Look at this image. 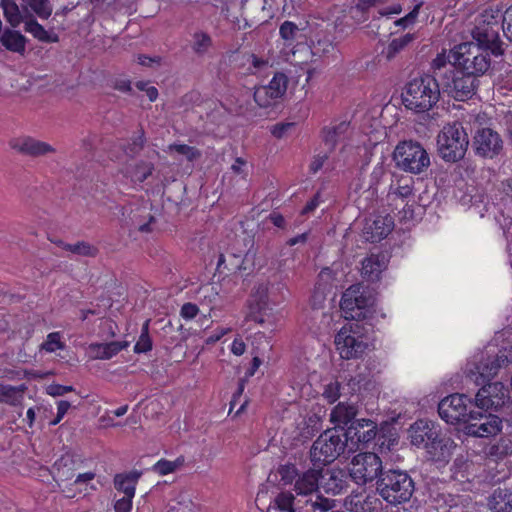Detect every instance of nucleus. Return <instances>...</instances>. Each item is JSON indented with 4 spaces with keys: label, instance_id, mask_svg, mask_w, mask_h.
Masks as SVG:
<instances>
[{
    "label": "nucleus",
    "instance_id": "obj_1",
    "mask_svg": "<svg viewBox=\"0 0 512 512\" xmlns=\"http://www.w3.org/2000/svg\"><path fill=\"white\" fill-rule=\"evenodd\" d=\"M412 445L426 449L435 460H446L455 447L454 441L441 434L439 426L426 419L417 420L409 430Z\"/></svg>",
    "mask_w": 512,
    "mask_h": 512
},
{
    "label": "nucleus",
    "instance_id": "obj_2",
    "mask_svg": "<svg viewBox=\"0 0 512 512\" xmlns=\"http://www.w3.org/2000/svg\"><path fill=\"white\" fill-rule=\"evenodd\" d=\"M441 83L436 76L424 74L410 80L402 94L403 103L407 109L416 113H424L431 110L440 100Z\"/></svg>",
    "mask_w": 512,
    "mask_h": 512
},
{
    "label": "nucleus",
    "instance_id": "obj_3",
    "mask_svg": "<svg viewBox=\"0 0 512 512\" xmlns=\"http://www.w3.org/2000/svg\"><path fill=\"white\" fill-rule=\"evenodd\" d=\"M376 491L391 505L409 502L415 492V482L411 475L401 469H387L376 482Z\"/></svg>",
    "mask_w": 512,
    "mask_h": 512
},
{
    "label": "nucleus",
    "instance_id": "obj_4",
    "mask_svg": "<svg viewBox=\"0 0 512 512\" xmlns=\"http://www.w3.org/2000/svg\"><path fill=\"white\" fill-rule=\"evenodd\" d=\"M366 323L352 322L344 325L335 335L334 343L342 359H358L369 349Z\"/></svg>",
    "mask_w": 512,
    "mask_h": 512
},
{
    "label": "nucleus",
    "instance_id": "obj_5",
    "mask_svg": "<svg viewBox=\"0 0 512 512\" xmlns=\"http://www.w3.org/2000/svg\"><path fill=\"white\" fill-rule=\"evenodd\" d=\"M348 446L344 427L327 429L314 441L310 449V459L314 466L319 463L327 465L344 453Z\"/></svg>",
    "mask_w": 512,
    "mask_h": 512
},
{
    "label": "nucleus",
    "instance_id": "obj_6",
    "mask_svg": "<svg viewBox=\"0 0 512 512\" xmlns=\"http://www.w3.org/2000/svg\"><path fill=\"white\" fill-rule=\"evenodd\" d=\"M468 145V134L458 122L445 125L437 136L438 153L445 162L455 163L463 159Z\"/></svg>",
    "mask_w": 512,
    "mask_h": 512
},
{
    "label": "nucleus",
    "instance_id": "obj_7",
    "mask_svg": "<svg viewBox=\"0 0 512 512\" xmlns=\"http://www.w3.org/2000/svg\"><path fill=\"white\" fill-rule=\"evenodd\" d=\"M393 160L399 169L415 175L425 173L431 165L426 149L419 142L412 140L398 143Z\"/></svg>",
    "mask_w": 512,
    "mask_h": 512
},
{
    "label": "nucleus",
    "instance_id": "obj_8",
    "mask_svg": "<svg viewBox=\"0 0 512 512\" xmlns=\"http://www.w3.org/2000/svg\"><path fill=\"white\" fill-rule=\"evenodd\" d=\"M451 56L456 67L477 78L483 76L491 67L490 53L468 42L455 46L451 50Z\"/></svg>",
    "mask_w": 512,
    "mask_h": 512
},
{
    "label": "nucleus",
    "instance_id": "obj_9",
    "mask_svg": "<svg viewBox=\"0 0 512 512\" xmlns=\"http://www.w3.org/2000/svg\"><path fill=\"white\" fill-rule=\"evenodd\" d=\"M471 35L473 41L470 43L479 46L490 55L498 57L504 54V43L499 35V22L492 13L485 11L481 14L471 31Z\"/></svg>",
    "mask_w": 512,
    "mask_h": 512
},
{
    "label": "nucleus",
    "instance_id": "obj_10",
    "mask_svg": "<svg viewBox=\"0 0 512 512\" xmlns=\"http://www.w3.org/2000/svg\"><path fill=\"white\" fill-rule=\"evenodd\" d=\"M374 298L361 284L351 285L342 295L340 307L346 319L360 322L372 315Z\"/></svg>",
    "mask_w": 512,
    "mask_h": 512
},
{
    "label": "nucleus",
    "instance_id": "obj_11",
    "mask_svg": "<svg viewBox=\"0 0 512 512\" xmlns=\"http://www.w3.org/2000/svg\"><path fill=\"white\" fill-rule=\"evenodd\" d=\"M512 363V346L498 349L496 353L487 354L470 369L466 375L467 381H473L476 385L483 384L496 376L501 368Z\"/></svg>",
    "mask_w": 512,
    "mask_h": 512
},
{
    "label": "nucleus",
    "instance_id": "obj_12",
    "mask_svg": "<svg viewBox=\"0 0 512 512\" xmlns=\"http://www.w3.org/2000/svg\"><path fill=\"white\" fill-rule=\"evenodd\" d=\"M443 76L442 91L457 101L472 98L480 84L479 78L458 67H455L448 76L445 74Z\"/></svg>",
    "mask_w": 512,
    "mask_h": 512
},
{
    "label": "nucleus",
    "instance_id": "obj_13",
    "mask_svg": "<svg viewBox=\"0 0 512 512\" xmlns=\"http://www.w3.org/2000/svg\"><path fill=\"white\" fill-rule=\"evenodd\" d=\"M351 479L358 485L378 481L385 471L380 457L373 452L359 453L352 458L348 469Z\"/></svg>",
    "mask_w": 512,
    "mask_h": 512
},
{
    "label": "nucleus",
    "instance_id": "obj_14",
    "mask_svg": "<svg viewBox=\"0 0 512 512\" xmlns=\"http://www.w3.org/2000/svg\"><path fill=\"white\" fill-rule=\"evenodd\" d=\"M471 146L477 157L493 160L503 153L504 140L496 130L483 127L475 131Z\"/></svg>",
    "mask_w": 512,
    "mask_h": 512
},
{
    "label": "nucleus",
    "instance_id": "obj_15",
    "mask_svg": "<svg viewBox=\"0 0 512 512\" xmlns=\"http://www.w3.org/2000/svg\"><path fill=\"white\" fill-rule=\"evenodd\" d=\"M468 403L472 405V399L467 394H451L439 402V416L449 424L462 423L464 425L474 412V410L468 412Z\"/></svg>",
    "mask_w": 512,
    "mask_h": 512
},
{
    "label": "nucleus",
    "instance_id": "obj_16",
    "mask_svg": "<svg viewBox=\"0 0 512 512\" xmlns=\"http://www.w3.org/2000/svg\"><path fill=\"white\" fill-rule=\"evenodd\" d=\"M474 398V406L485 411H497L509 399V390L501 382L483 383Z\"/></svg>",
    "mask_w": 512,
    "mask_h": 512
},
{
    "label": "nucleus",
    "instance_id": "obj_17",
    "mask_svg": "<svg viewBox=\"0 0 512 512\" xmlns=\"http://www.w3.org/2000/svg\"><path fill=\"white\" fill-rule=\"evenodd\" d=\"M502 420L491 413L474 411L464 424L463 430L469 436L489 437L501 431Z\"/></svg>",
    "mask_w": 512,
    "mask_h": 512
},
{
    "label": "nucleus",
    "instance_id": "obj_18",
    "mask_svg": "<svg viewBox=\"0 0 512 512\" xmlns=\"http://www.w3.org/2000/svg\"><path fill=\"white\" fill-rule=\"evenodd\" d=\"M344 434L347 441L352 444H368L378 434L377 424L370 419H356L346 429L344 428Z\"/></svg>",
    "mask_w": 512,
    "mask_h": 512
},
{
    "label": "nucleus",
    "instance_id": "obj_19",
    "mask_svg": "<svg viewBox=\"0 0 512 512\" xmlns=\"http://www.w3.org/2000/svg\"><path fill=\"white\" fill-rule=\"evenodd\" d=\"M349 471L343 469H321L320 487L326 494L339 495L346 492L349 488Z\"/></svg>",
    "mask_w": 512,
    "mask_h": 512
},
{
    "label": "nucleus",
    "instance_id": "obj_20",
    "mask_svg": "<svg viewBox=\"0 0 512 512\" xmlns=\"http://www.w3.org/2000/svg\"><path fill=\"white\" fill-rule=\"evenodd\" d=\"M394 228V220L390 215H378L366 221L363 235L369 242H379L390 234Z\"/></svg>",
    "mask_w": 512,
    "mask_h": 512
},
{
    "label": "nucleus",
    "instance_id": "obj_21",
    "mask_svg": "<svg viewBox=\"0 0 512 512\" xmlns=\"http://www.w3.org/2000/svg\"><path fill=\"white\" fill-rule=\"evenodd\" d=\"M10 145L12 149L30 157H40L56 152L55 148L50 144L32 137L14 139L10 142Z\"/></svg>",
    "mask_w": 512,
    "mask_h": 512
},
{
    "label": "nucleus",
    "instance_id": "obj_22",
    "mask_svg": "<svg viewBox=\"0 0 512 512\" xmlns=\"http://www.w3.org/2000/svg\"><path fill=\"white\" fill-rule=\"evenodd\" d=\"M321 468H310L296 479L294 491L297 495L310 496L318 492L320 487Z\"/></svg>",
    "mask_w": 512,
    "mask_h": 512
},
{
    "label": "nucleus",
    "instance_id": "obj_23",
    "mask_svg": "<svg viewBox=\"0 0 512 512\" xmlns=\"http://www.w3.org/2000/svg\"><path fill=\"white\" fill-rule=\"evenodd\" d=\"M492 512H512V487L496 488L488 500Z\"/></svg>",
    "mask_w": 512,
    "mask_h": 512
},
{
    "label": "nucleus",
    "instance_id": "obj_24",
    "mask_svg": "<svg viewBox=\"0 0 512 512\" xmlns=\"http://www.w3.org/2000/svg\"><path fill=\"white\" fill-rule=\"evenodd\" d=\"M386 268L385 256L371 254L362 261L361 274L368 281H377Z\"/></svg>",
    "mask_w": 512,
    "mask_h": 512
},
{
    "label": "nucleus",
    "instance_id": "obj_25",
    "mask_svg": "<svg viewBox=\"0 0 512 512\" xmlns=\"http://www.w3.org/2000/svg\"><path fill=\"white\" fill-rule=\"evenodd\" d=\"M128 346V341H112L109 343H92L89 348L94 353V358L108 360Z\"/></svg>",
    "mask_w": 512,
    "mask_h": 512
},
{
    "label": "nucleus",
    "instance_id": "obj_26",
    "mask_svg": "<svg viewBox=\"0 0 512 512\" xmlns=\"http://www.w3.org/2000/svg\"><path fill=\"white\" fill-rule=\"evenodd\" d=\"M357 415V408L354 405L347 404L345 402L338 403L330 414V420L337 426L340 425L349 426Z\"/></svg>",
    "mask_w": 512,
    "mask_h": 512
},
{
    "label": "nucleus",
    "instance_id": "obj_27",
    "mask_svg": "<svg viewBox=\"0 0 512 512\" xmlns=\"http://www.w3.org/2000/svg\"><path fill=\"white\" fill-rule=\"evenodd\" d=\"M141 475L142 472L136 470L126 474H116L114 477V486L116 490L123 492L125 496L134 497L136 484Z\"/></svg>",
    "mask_w": 512,
    "mask_h": 512
},
{
    "label": "nucleus",
    "instance_id": "obj_28",
    "mask_svg": "<svg viewBox=\"0 0 512 512\" xmlns=\"http://www.w3.org/2000/svg\"><path fill=\"white\" fill-rule=\"evenodd\" d=\"M456 67L454 64L453 57L451 56V52L448 56L444 53L438 54L436 58L431 63V70L433 74L432 76H436L438 82H443V75H447L453 72V69Z\"/></svg>",
    "mask_w": 512,
    "mask_h": 512
},
{
    "label": "nucleus",
    "instance_id": "obj_29",
    "mask_svg": "<svg viewBox=\"0 0 512 512\" xmlns=\"http://www.w3.org/2000/svg\"><path fill=\"white\" fill-rule=\"evenodd\" d=\"M1 44L9 51L23 54L26 47V38L16 30L7 29L0 38Z\"/></svg>",
    "mask_w": 512,
    "mask_h": 512
},
{
    "label": "nucleus",
    "instance_id": "obj_30",
    "mask_svg": "<svg viewBox=\"0 0 512 512\" xmlns=\"http://www.w3.org/2000/svg\"><path fill=\"white\" fill-rule=\"evenodd\" d=\"M26 390L25 384L19 386L0 384V402L17 406L21 404Z\"/></svg>",
    "mask_w": 512,
    "mask_h": 512
},
{
    "label": "nucleus",
    "instance_id": "obj_31",
    "mask_svg": "<svg viewBox=\"0 0 512 512\" xmlns=\"http://www.w3.org/2000/svg\"><path fill=\"white\" fill-rule=\"evenodd\" d=\"M349 128V123L342 121L336 125L325 127L322 131L323 140L329 151H333L338 141L346 134Z\"/></svg>",
    "mask_w": 512,
    "mask_h": 512
},
{
    "label": "nucleus",
    "instance_id": "obj_32",
    "mask_svg": "<svg viewBox=\"0 0 512 512\" xmlns=\"http://www.w3.org/2000/svg\"><path fill=\"white\" fill-rule=\"evenodd\" d=\"M24 30L32 34L34 38L41 42L55 43L59 40L58 35L50 34L48 31H46L45 28L39 24L32 15H30L29 18L25 20Z\"/></svg>",
    "mask_w": 512,
    "mask_h": 512
},
{
    "label": "nucleus",
    "instance_id": "obj_33",
    "mask_svg": "<svg viewBox=\"0 0 512 512\" xmlns=\"http://www.w3.org/2000/svg\"><path fill=\"white\" fill-rule=\"evenodd\" d=\"M154 171V164L140 160L128 170V176L134 183H143Z\"/></svg>",
    "mask_w": 512,
    "mask_h": 512
},
{
    "label": "nucleus",
    "instance_id": "obj_34",
    "mask_svg": "<svg viewBox=\"0 0 512 512\" xmlns=\"http://www.w3.org/2000/svg\"><path fill=\"white\" fill-rule=\"evenodd\" d=\"M415 35L407 33L399 38L393 39L387 48L383 51L384 56L387 60H392L398 53H400L405 47H407L413 40Z\"/></svg>",
    "mask_w": 512,
    "mask_h": 512
},
{
    "label": "nucleus",
    "instance_id": "obj_35",
    "mask_svg": "<svg viewBox=\"0 0 512 512\" xmlns=\"http://www.w3.org/2000/svg\"><path fill=\"white\" fill-rule=\"evenodd\" d=\"M1 7L6 20L11 24V26L17 27L24 21V17L15 0H1Z\"/></svg>",
    "mask_w": 512,
    "mask_h": 512
},
{
    "label": "nucleus",
    "instance_id": "obj_36",
    "mask_svg": "<svg viewBox=\"0 0 512 512\" xmlns=\"http://www.w3.org/2000/svg\"><path fill=\"white\" fill-rule=\"evenodd\" d=\"M378 502L379 500L374 496H355L350 500V510L353 512H374Z\"/></svg>",
    "mask_w": 512,
    "mask_h": 512
},
{
    "label": "nucleus",
    "instance_id": "obj_37",
    "mask_svg": "<svg viewBox=\"0 0 512 512\" xmlns=\"http://www.w3.org/2000/svg\"><path fill=\"white\" fill-rule=\"evenodd\" d=\"M146 143L144 130L141 128L139 135L133 137L131 142L122 146L123 152L131 159L135 158L143 150Z\"/></svg>",
    "mask_w": 512,
    "mask_h": 512
},
{
    "label": "nucleus",
    "instance_id": "obj_38",
    "mask_svg": "<svg viewBox=\"0 0 512 512\" xmlns=\"http://www.w3.org/2000/svg\"><path fill=\"white\" fill-rule=\"evenodd\" d=\"M413 195V180L411 178H402L397 181L396 187L391 185L389 196L399 197L401 199L409 198Z\"/></svg>",
    "mask_w": 512,
    "mask_h": 512
},
{
    "label": "nucleus",
    "instance_id": "obj_39",
    "mask_svg": "<svg viewBox=\"0 0 512 512\" xmlns=\"http://www.w3.org/2000/svg\"><path fill=\"white\" fill-rule=\"evenodd\" d=\"M66 250L75 255L84 257H96L99 253L96 246L86 241H78L74 244H69V246H66Z\"/></svg>",
    "mask_w": 512,
    "mask_h": 512
},
{
    "label": "nucleus",
    "instance_id": "obj_40",
    "mask_svg": "<svg viewBox=\"0 0 512 512\" xmlns=\"http://www.w3.org/2000/svg\"><path fill=\"white\" fill-rule=\"evenodd\" d=\"M288 85V78L284 73L277 72L275 73L272 80L269 82L267 88L270 90V92H273L274 97H277L278 99L281 98L286 90Z\"/></svg>",
    "mask_w": 512,
    "mask_h": 512
},
{
    "label": "nucleus",
    "instance_id": "obj_41",
    "mask_svg": "<svg viewBox=\"0 0 512 512\" xmlns=\"http://www.w3.org/2000/svg\"><path fill=\"white\" fill-rule=\"evenodd\" d=\"M183 463V457H179L175 461L161 459L156 464L153 465L152 471L162 476L167 475L176 471L183 465Z\"/></svg>",
    "mask_w": 512,
    "mask_h": 512
},
{
    "label": "nucleus",
    "instance_id": "obj_42",
    "mask_svg": "<svg viewBox=\"0 0 512 512\" xmlns=\"http://www.w3.org/2000/svg\"><path fill=\"white\" fill-rule=\"evenodd\" d=\"M211 46L212 39L207 33L202 31L194 33L192 49L196 54H205Z\"/></svg>",
    "mask_w": 512,
    "mask_h": 512
},
{
    "label": "nucleus",
    "instance_id": "obj_43",
    "mask_svg": "<svg viewBox=\"0 0 512 512\" xmlns=\"http://www.w3.org/2000/svg\"><path fill=\"white\" fill-rule=\"evenodd\" d=\"M29 7L41 19H48L53 11L50 0H29Z\"/></svg>",
    "mask_w": 512,
    "mask_h": 512
},
{
    "label": "nucleus",
    "instance_id": "obj_44",
    "mask_svg": "<svg viewBox=\"0 0 512 512\" xmlns=\"http://www.w3.org/2000/svg\"><path fill=\"white\" fill-rule=\"evenodd\" d=\"M253 97L257 105L263 108L271 106L272 102L278 99L277 97H274L273 92H270L266 85L257 87L254 91Z\"/></svg>",
    "mask_w": 512,
    "mask_h": 512
},
{
    "label": "nucleus",
    "instance_id": "obj_45",
    "mask_svg": "<svg viewBox=\"0 0 512 512\" xmlns=\"http://www.w3.org/2000/svg\"><path fill=\"white\" fill-rule=\"evenodd\" d=\"M294 495L290 492H281L275 499L274 503L280 512H296L294 507Z\"/></svg>",
    "mask_w": 512,
    "mask_h": 512
},
{
    "label": "nucleus",
    "instance_id": "obj_46",
    "mask_svg": "<svg viewBox=\"0 0 512 512\" xmlns=\"http://www.w3.org/2000/svg\"><path fill=\"white\" fill-rule=\"evenodd\" d=\"M278 474L281 477V481L284 485H289L296 482L299 476V471L294 464L288 463L280 465L277 469Z\"/></svg>",
    "mask_w": 512,
    "mask_h": 512
},
{
    "label": "nucleus",
    "instance_id": "obj_47",
    "mask_svg": "<svg viewBox=\"0 0 512 512\" xmlns=\"http://www.w3.org/2000/svg\"><path fill=\"white\" fill-rule=\"evenodd\" d=\"M342 383L338 380H334L325 385L322 396L329 402H336L343 395Z\"/></svg>",
    "mask_w": 512,
    "mask_h": 512
},
{
    "label": "nucleus",
    "instance_id": "obj_48",
    "mask_svg": "<svg viewBox=\"0 0 512 512\" xmlns=\"http://www.w3.org/2000/svg\"><path fill=\"white\" fill-rule=\"evenodd\" d=\"M64 348L65 343L61 341L60 332L49 333L45 342L41 344V350H45L49 353L55 352L56 350H63Z\"/></svg>",
    "mask_w": 512,
    "mask_h": 512
},
{
    "label": "nucleus",
    "instance_id": "obj_49",
    "mask_svg": "<svg viewBox=\"0 0 512 512\" xmlns=\"http://www.w3.org/2000/svg\"><path fill=\"white\" fill-rule=\"evenodd\" d=\"M168 148L170 151H175L178 154L185 156L188 161H194L201 157L200 150L186 144H171Z\"/></svg>",
    "mask_w": 512,
    "mask_h": 512
},
{
    "label": "nucleus",
    "instance_id": "obj_50",
    "mask_svg": "<svg viewBox=\"0 0 512 512\" xmlns=\"http://www.w3.org/2000/svg\"><path fill=\"white\" fill-rule=\"evenodd\" d=\"M335 49L332 41L324 37L322 39H318L316 43L313 44V54L319 56H325L331 54Z\"/></svg>",
    "mask_w": 512,
    "mask_h": 512
},
{
    "label": "nucleus",
    "instance_id": "obj_51",
    "mask_svg": "<svg viewBox=\"0 0 512 512\" xmlns=\"http://www.w3.org/2000/svg\"><path fill=\"white\" fill-rule=\"evenodd\" d=\"M298 32H299L298 26L291 21L283 22L279 29V33H280V36L282 37V39H284L285 41H289V42L295 40Z\"/></svg>",
    "mask_w": 512,
    "mask_h": 512
},
{
    "label": "nucleus",
    "instance_id": "obj_52",
    "mask_svg": "<svg viewBox=\"0 0 512 512\" xmlns=\"http://www.w3.org/2000/svg\"><path fill=\"white\" fill-rule=\"evenodd\" d=\"M313 511L328 512L335 506V501L316 495L315 500L310 499Z\"/></svg>",
    "mask_w": 512,
    "mask_h": 512
},
{
    "label": "nucleus",
    "instance_id": "obj_53",
    "mask_svg": "<svg viewBox=\"0 0 512 512\" xmlns=\"http://www.w3.org/2000/svg\"><path fill=\"white\" fill-rule=\"evenodd\" d=\"M346 383H342L343 395H354L358 391H360L361 386L359 385V379L354 378L352 375L349 378H345Z\"/></svg>",
    "mask_w": 512,
    "mask_h": 512
},
{
    "label": "nucleus",
    "instance_id": "obj_54",
    "mask_svg": "<svg viewBox=\"0 0 512 512\" xmlns=\"http://www.w3.org/2000/svg\"><path fill=\"white\" fill-rule=\"evenodd\" d=\"M502 29L507 39L512 42V5L505 11Z\"/></svg>",
    "mask_w": 512,
    "mask_h": 512
},
{
    "label": "nucleus",
    "instance_id": "obj_55",
    "mask_svg": "<svg viewBox=\"0 0 512 512\" xmlns=\"http://www.w3.org/2000/svg\"><path fill=\"white\" fill-rule=\"evenodd\" d=\"M152 349V340L150 336L140 335L134 346L135 353H146Z\"/></svg>",
    "mask_w": 512,
    "mask_h": 512
},
{
    "label": "nucleus",
    "instance_id": "obj_56",
    "mask_svg": "<svg viewBox=\"0 0 512 512\" xmlns=\"http://www.w3.org/2000/svg\"><path fill=\"white\" fill-rule=\"evenodd\" d=\"M294 127L295 123L292 122L277 123L272 127L271 133L276 138H282L287 134L288 131H290Z\"/></svg>",
    "mask_w": 512,
    "mask_h": 512
},
{
    "label": "nucleus",
    "instance_id": "obj_57",
    "mask_svg": "<svg viewBox=\"0 0 512 512\" xmlns=\"http://www.w3.org/2000/svg\"><path fill=\"white\" fill-rule=\"evenodd\" d=\"M419 8L420 5H416L410 13H408L405 17L396 20L394 24L397 26L407 27L409 24L414 23L419 13Z\"/></svg>",
    "mask_w": 512,
    "mask_h": 512
},
{
    "label": "nucleus",
    "instance_id": "obj_58",
    "mask_svg": "<svg viewBox=\"0 0 512 512\" xmlns=\"http://www.w3.org/2000/svg\"><path fill=\"white\" fill-rule=\"evenodd\" d=\"M136 87L140 91H145L150 101H155L158 97V90L154 86H148L147 82L138 81L136 82Z\"/></svg>",
    "mask_w": 512,
    "mask_h": 512
},
{
    "label": "nucleus",
    "instance_id": "obj_59",
    "mask_svg": "<svg viewBox=\"0 0 512 512\" xmlns=\"http://www.w3.org/2000/svg\"><path fill=\"white\" fill-rule=\"evenodd\" d=\"M73 390L74 388L72 386H64L60 384H52L47 387V393L51 396H62Z\"/></svg>",
    "mask_w": 512,
    "mask_h": 512
},
{
    "label": "nucleus",
    "instance_id": "obj_60",
    "mask_svg": "<svg viewBox=\"0 0 512 512\" xmlns=\"http://www.w3.org/2000/svg\"><path fill=\"white\" fill-rule=\"evenodd\" d=\"M198 312H199V309H198L197 305L188 302L182 306L180 314L183 318L190 320V319H193L194 317H196Z\"/></svg>",
    "mask_w": 512,
    "mask_h": 512
},
{
    "label": "nucleus",
    "instance_id": "obj_61",
    "mask_svg": "<svg viewBox=\"0 0 512 512\" xmlns=\"http://www.w3.org/2000/svg\"><path fill=\"white\" fill-rule=\"evenodd\" d=\"M133 497L124 496L116 501L114 505L115 512H130L132 508Z\"/></svg>",
    "mask_w": 512,
    "mask_h": 512
},
{
    "label": "nucleus",
    "instance_id": "obj_62",
    "mask_svg": "<svg viewBox=\"0 0 512 512\" xmlns=\"http://www.w3.org/2000/svg\"><path fill=\"white\" fill-rule=\"evenodd\" d=\"M172 512H198V509L192 501L178 502L172 507Z\"/></svg>",
    "mask_w": 512,
    "mask_h": 512
},
{
    "label": "nucleus",
    "instance_id": "obj_63",
    "mask_svg": "<svg viewBox=\"0 0 512 512\" xmlns=\"http://www.w3.org/2000/svg\"><path fill=\"white\" fill-rule=\"evenodd\" d=\"M245 349H246V345L242 339H240V338L234 339L232 346H231V351L235 355L241 356L242 354H244Z\"/></svg>",
    "mask_w": 512,
    "mask_h": 512
},
{
    "label": "nucleus",
    "instance_id": "obj_64",
    "mask_svg": "<svg viewBox=\"0 0 512 512\" xmlns=\"http://www.w3.org/2000/svg\"><path fill=\"white\" fill-rule=\"evenodd\" d=\"M247 382L246 378H241L238 382V388L236 392L233 394L232 400L230 402L231 407L237 402V400L240 398V396L243 394V391L245 389V384Z\"/></svg>",
    "mask_w": 512,
    "mask_h": 512
}]
</instances>
